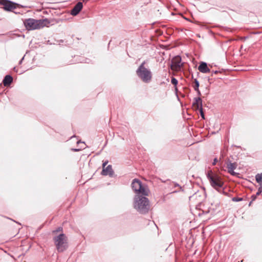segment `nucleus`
<instances>
[{
	"label": "nucleus",
	"mask_w": 262,
	"mask_h": 262,
	"mask_svg": "<svg viewBox=\"0 0 262 262\" xmlns=\"http://www.w3.org/2000/svg\"><path fill=\"white\" fill-rule=\"evenodd\" d=\"M134 206L139 212L145 213L149 209V200L145 196L136 195L134 198Z\"/></svg>",
	"instance_id": "f257e3e1"
},
{
	"label": "nucleus",
	"mask_w": 262,
	"mask_h": 262,
	"mask_svg": "<svg viewBox=\"0 0 262 262\" xmlns=\"http://www.w3.org/2000/svg\"><path fill=\"white\" fill-rule=\"evenodd\" d=\"M50 24V21L47 18L38 20L29 18L24 21L26 28L29 30L39 29L46 26L48 27Z\"/></svg>",
	"instance_id": "f03ea898"
},
{
	"label": "nucleus",
	"mask_w": 262,
	"mask_h": 262,
	"mask_svg": "<svg viewBox=\"0 0 262 262\" xmlns=\"http://www.w3.org/2000/svg\"><path fill=\"white\" fill-rule=\"evenodd\" d=\"M145 61H144L139 67L136 71V74L144 82H149L152 78V74L150 70L144 66Z\"/></svg>",
	"instance_id": "7ed1b4c3"
},
{
	"label": "nucleus",
	"mask_w": 262,
	"mask_h": 262,
	"mask_svg": "<svg viewBox=\"0 0 262 262\" xmlns=\"http://www.w3.org/2000/svg\"><path fill=\"white\" fill-rule=\"evenodd\" d=\"M53 239L58 252H62L67 249V237L64 234H60L54 237Z\"/></svg>",
	"instance_id": "20e7f679"
},
{
	"label": "nucleus",
	"mask_w": 262,
	"mask_h": 262,
	"mask_svg": "<svg viewBox=\"0 0 262 262\" xmlns=\"http://www.w3.org/2000/svg\"><path fill=\"white\" fill-rule=\"evenodd\" d=\"M207 177L209 180L211 186L216 190L223 187V182H222L221 177L216 174L213 173L211 170L208 171Z\"/></svg>",
	"instance_id": "39448f33"
},
{
	"label": "nucleus",
	"mask_w": 262,
	"mask_h": 262,
	"mask_svg": "<svg viewBox=\"0 0 262 262\" xmlns=\"http://www.w3.org/2000/svg\"><path fill=\"white\" fill-rule=\"evenodd\" d=\"M133 190L136 193H141L144 195H148V190L145 189L142 182L138 179H135L132 183Z\"/></svg>",
	"instance_id": "423d86ee"
},
{
	"label": "nucleus",
	"mask_w": 262,
	"mask_h": 262,
	"mask_svg": "<svg viewBox=\"0 0 262 262\" xmlns=\"http://www.w3.org/2000/svg\"><path fill=\"white\" fill-rule=\"evenodd\" d=\"M0 5L4 6V9L7 11H11L18 6V4L9 0H0Z\"/></svg>",
	"instance_id": "0eeeda50"
},
{
	"label": "nucleus",
	"mask_w": 262,
	"mask_h": 262,
	"mask_svg": "<svg viewBox=\"0 0 262 262\" xmlns=\"http://www.w3.org/2000/svg\"><path fill=\"white\" fill-rule=\"evenodd\" d=\"M182 59L180 56L174 57L171 60V68L172 70H178L183 64L181 63Z\"/></svg>",
	"instance_id": "6e6552de"
},
{
	"label": "nucleus",
	"mask_w": 262,
	"mask_h": 262,
	"mask_svg": "<svg viewBox=\"0 0 262 262\" xmlns=\"http://www.w3.org/2000/svg\"><path fill=\"white\" fill-rule=\"evenodd\" d=\"M83 7V4L79 2L74 7L71 11V14L73 16L77 15L81 10Z\"/></svg>",
	"instance_id": "1a4fd4ad"
},
{
	"label": "nucleus",
	"mask_w": 262,
	"mask_h": 262,
	"mask_svg": "<svg viewBox=\"0 0 262 262\" xmlns=\"http://www.w3.org/2000/svg\"><path fill=\"white\" fill-rule=\"evenodd\" d=\"M236 167L237 164L236 163H232L230 161L229 162L227 165L228 172L232 176H235L236 173L234 171V170L236 169Z\"/></svg>",
	"instance_id": "9d476101"
},
{
	"label": "nucleus",
	"mask_w": 262,
	"mask_h": 262,
	"mask_svg": "<svg viewBox=\"0 0 262 262\" xmlns=\"http://www.w3.org/2000/svg\"><path fill=\"white\" fill-rule=\"evenodd\" d=\"M102 174L104 176L108 175L110 177H112L114 174V171L112 169L111 165H108L106 167L103 169L102 171Z\"/></svg>",
	"instance_id": "9b49d317"
},
{
	"label": "nucleus",
	"mask_w": 262,
	"mask_h": 262,
	"mask_svg": "<svg viewBox=\"0 0 262 262\" xmlns=\"http://www.w3.org/2000/svg\"><path fill=\"white\" fill-rule=\"evenodd\" d=\"M199 71L203 73H209L210 70L208 68L207 63L205 62H201L198 67Z\"/></svg>",
	"instance_id": "f8f14e48"
},
{
	"label": "nucleus",
	"mask_w": 262,
	"mask_h": 262,
	"mask_svg": "<svg viewBox=\"0 0 262 262\" xmlns=\"http://www.w3.org/2000/svg\"><path fill=\"white\" fill-rule=\"evenodd\" d=\"M193 106L197 109H200V108L202 107V101L200 97L194 98Z\"/></svg>",
	"instance_id": "ddd939ff"
},
{
	"label": "nucleus",
	"mask_w": 262,
	"mask_h": 262,
	"mask_svg": "<svg viewBox=\"0 0 262 262\" xmlns=\"http://www.w3.org/2000/svg\"><path fill=\"white\" fill-rule=\"evenodd\" d=\"M13 81V78L10 75H6L3 81V84L5 86L10 85Z\"/></svg>",
	"instance_id": "4468645a"
},
{
	"label": "nucleus",
	"mask_w": 262,
	"mask_h": 262,
	"mask_svg": "<svg viewBox=\"0 0 262 262\" xmlns=\"http://www.w3.org/2000/svg\"><path fill=\"white\" fill-rule=\"evenodd\" d=\"M255 180L259 184L260 186H262V173L257 174L255 176Z\"/></svg>",
	"instance_id": "2eb2a0df"
},
{
	"label": "nucleus",
	"mask_w": 262,
	"mask_h": 262,
	"mask_svg": "<svg viewBox=\"0 0 262 262\" xmlns=\"http://www.w3.org/2000/svg\"><path fill=\"white\" fill-rule=\"evenodd\" d=\"M199 86H200V83H199V81L196 79H194V82H193V88L194 90H198Z\"/></svg>",
	"instance_id": "dca6fc26"
},
{
	"label": "nucleus",
	"mask_w": 262,
	"mask_h": 262,
	"mask_svg": "<svg viewBox=\"0 0 262 262\" xmlns=\"http://www.w3.org/2000/svg\"><path fill=\"white\" fill-rule=\"evenodd\" d=\"M216 190L219 191L220 193H223L225 195H228V193L225 191V188H223L222 187H221L220 189H216Z\"/></svg>",
	"instance_id": "f3484780"
},
{
	"label": "nucleus",
	"mask_w": 262,
	"mask_h": 262,
	"mask_svg": "<svg viewBox=\"0 0 262 262\" xmlns=\"http://www.w3.org/2000/svg\"><path fill=\"white\" fill-rule=\"evenodd\" d=\"M232 200L233 202H239L243 200L242 198L234 197L232 198Z\"/></svg>",
	"instance_id": "a211bd4d"
},
{
	"label": "nucleus",
	"mask_w": 262,
	"mask_h": 262,
	"mask_svg": "<svg viewBox=\"0 0 262 262\" xmlns=\"http://www.w3.org/2000/svg\"><path fill=\"white\" fill-rule=\"evenodd\" d=\"M171 82L172 84H173L174 85H177L178 81L177 79H176L174 77H172V78L171 79Z\"/></svg>",
	"instance_id": "6ab92c4d"
},
{
	"label": "nucleus",
	"mask_w": 262,
	"mask_h": 262,
	"mask_svg": "<svg viewBox=\"0 0 262 262\" xmlns=\"http://www.w3.org/2000/svg\"><path fill=\"white\" fill-rule=\"evenodd\" d=\"M199 110L200 111V113L202 118L203 119H205V115H204V114L203 111V107H202L200 108V109H199Z\"/></svg>",
	"instance_id": "aec40b11"
},
{
	"label": "nucleus",
	"mask_w": 262,
	"mask_h": 262,
	"mask_svg": "<svg viewBox=\"0 0 262 262\" xmlns=\"http://www.w3.org/2000/svg\"><path fill=\"white\" fill-rule=\"evenodd\" d=\"M262 192V186H259L258 191L256 194V195H259Z\"/></svg>",
	"instance_id": "412c9836"
},
{
	"label": "nucleus",
	"mask_w": 262,
	"mask_h": 262,
	"mask_svg": "<svg viewBox=\"0 0 262 262\" xmlns=\"http://www.w3.org/2000/svg\"><path fill=\"white\" fill-rule=\"evenodd\" d=\"M107 163H108V161H106L103 163V164H102L103 169L105 168V166L107 164Z\"/></svg>",
	"instance_id": "4be33fe9"
},
{
	"label": "nucleus",
	"mask_w": 262,
	"mask_h": 262,
	"mask_svg": "<svg viewBox=\"0 0 262 262\" xmlns=\"http://www.w3.org/2000/svg\"><path fill=\"white\" fill-rule=\"evenodd\" d=\"M195 91L197 92L198 95L199 96H200L201 95V92L199 90V89H198V90H195Z\"/></svg>",
	"instance_id": "5701e85b"
},
{
	"label": "nucleus",
	"mask_w": 262,
	"mask_h": 262,
	"mask_svg": "<svg viewBox=\"0 0 262 262\" xmlns=\"http://www.w3.org/2000/svg\"><path fill=\"white\" fill-rule=\"evenodd\" d=\"M256 195H253L251 198H252V201H254L256 198Z\"/></svg>",
	"instance_id": "b1692460"
},
{
	"label": "nucleus",
	"mask_w": 262,
	"mask_h": 262,
	"mask_svg": "<svg viewBox=\"0 0 262 262\" xmlns=\"http://www.w3.org/2000/svg\"><path fill=\"white\" fill-rule=\"evenodd\" d=\"M217 159H216V158H215V159H214V160H213V163H212V164H213V165H215V164H216V162H217Z\"/></svg>",
	"instance_id": "393cba45"
},
{
	"label": "nucleus",
	"mask_w": 262,
	"mask_h": 262,
	"mask_svg": "<svg viewBox=\"0 0 262 262\" xmlns=\"http://www.w3.org/2000/svg\"><path fill=\"white\" fill-rule=\"evenodd\" d=\"M72 150L74 151H79L80 149H77V148H72Z\"/></svg>",
	"instance_id": "a878e982"
},
{
	"label": "nucleus",
	"mask_w": 262,
	"mask_h": 262,
	"mask_svg": "<svg viewBox=\"0 0 262 262\" xmlns=\"http://www.w3.org/2000/svg\"><path fill=\"white\" fill-rule=\"evenodd\" d=\"M174 187H180L181 189L182 188V187L177 183L174 184Z\"/></svg>",
	"instance_id": "bb28decb"
},
{
	"label": "nucleus",
	"mask_w": 262,
	"mask_h": 262,
	"mask_svg": "<svg viewBox=\"0 0 262 262\" xmlns=\"http://www.w3.org/2000/svg\"><path fill=\"white\" fill-rule=\"evenodd\" d=\"M212 75L213 73H214V74H216V73H218V71H213L212 72Z\"/></svg>",
	"instance_id": "cd10ccee"
},
{
	"label": "nucleus",
	"mask_w": 262,
	"mask_h": 262,
	"mask_svg": "<svg viewBox=\"0 0 262 262\" xmlns=\"http://www.w3.org/2000/svg\"><path fill=\"white\" fill-rule=\"evenodd\" d=\"M62 230V228L59 227L56 231H60Z\"/></svg>",
	"instance_id": "c85d7f7f"
},
{
	"label": "nucleus",
	"mask_w": 262,
	"mask_h": 262,
	"mask_svg": "<svg viewBox=\"0 0 262 262\" xmlns=\"http://www.w3.org/2000/svg\"><path fill=\"white\" fill-rule=\"evenodd\" d=\"M24 59V57L21 59V60L19 61V63H21L22 62V60Z\"/></svg>",
	"instance_id": "c756f323"
},
{
	"label": "nucleus",
	"mask_w": 262,
	"mask_h": 262,
	"mask_svg": "<svg viewBox=\"0 0 262 262\" xmlns=\"http://www.w3.org/2000/svg\"><path fill=\"white\" fill-rule=\"evenodd\" d=\"M89 0H83V2H88L89 1Z\"/></svg>",
	"instance_id": "7c9ffc66"
},
{
	"label": "nucleus",
	"mask_w": 262,
	"mask_h": 262,
	"mask_svg": "<svg viewBox=\"0 0 262 262\" xmlns=\"http://www.w3.org/2000/svg\"><path fill=\"white\" fill-rule=\"evenodd\" d=\"M80 142H80V141H77V144H79V143H80Z\"/></svg>",
	"instance_id": "2f4dec72"
},
{
	"label": "nucleus",
	"mask_w": 262,
	"mask_h": 262,
	"mask_svg": "<svg viewBox=\"0 0 262 262\" xmlns=\"http://www.w3.org/2000/svg\"><path fill=\"white\" fill-rule=\"evenodd\" d=\"M251 203H252L251 202H250V203H249V205H251Z\"/></svg>",
	"instance_id": "473e14b6"
},
{
	"label": "nucleus",
	"mask_w": 262,
	"mask_h": 262,
	"mask_svg": "<svg viewBox=\"0 0 262 262\" xmlns=\"http://www.w3.org/2000/svg\"><path fill=\"white\" fill-rule=\"evenodd\" d=\"M190 262H192V261H190Z\"/></svg>",
	"instance_id": "72a5a7b5"
}]
</instances>
